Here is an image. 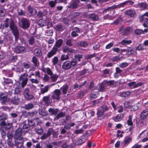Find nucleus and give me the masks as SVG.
I'll use <instances>...</instances> for the list:
<instances>
[{
    "label": "nucleus",
    "instance_id": "1",
    "mask_svg": "<svg viewBox=\"0 0 148 148\" xmlns=\"http://www.w3.org/2000/svg\"><path fill=\"white\" fill-rule=\"evenodd\" d=\"M77 64V60L73 58L71 61H67L64 62L62 64V68L64 70L69 69H71L72 66H75Z\"/></svg>",
    "mask_w": 148,
    "mask_h": 148
},
{
    "label": "nucleus",
    "instance_id": "2",
    "mask_svg": "<svg viewBox=\"0 0 148 148\" xmlns=\"http://www.w3.org/2000/svg\"><path fill=\"white\" fill-rule=\"evenodd\" d=\"M10 27L15 36V41H17L19 36L18 29L17 27L15 25L13 21L11 19L10 20Z\"/></svg>",
    "mask_w": 148,
    "mask_h": 148
},
{
    "label": "nucleus",
    "instance_id": "3",
    "mask_svg": "<svg viewBox=\"0 0 148 148\" xmlns=\"http://www.w3.org/2000/svg\"><path fill=\"white\" fill-rule=\"evenodd\" d=\"M18 24L20 27L25 29L28 28L30 26L29 21L25 18H23L19 20Z\"/></svg>",
    "mask_w": 148,
    "mask_h": 148
},
{
    "label": "nucleus",
    "instance_id": "4",
    "mask_svg": "<svg viewBox=\"0 0 148 148\" xmlns=\"http://www.w3.org/2000/svg\"><path fill=\"white\" fill-rule=\"evenodd\" d=\"M109 109V108L106 105H103L101 106L99 110L97 111V114L99 117H101L103 115L105 112L108 111Z\"/></svg>",
    "mask_w": 148,
    "mask_h": 148
},
{
    "label": "nucleus",
    "instance_id": "5",
    "mask_svg": "<svg viewBox=\"0 0 148 148\" xmlns=\"http://www.w3.org/2000/svg\"><path fill=\"white\" fill-rule=\"evenodd\" d=\"M27 76V74L25 73L21 74L19 77V80L22 81L21 84L22 88H23L27 84L28 81Z\"/></svg>",
    "mask_w": 148,
    "mask_h": 148
},
{
    "label": "nucleus",
    "instance_id": "6",
    "mask_svg": "<svg viewBox=\"0 0 148 148\" xmlns=\"http://www.w3.org/2000/svg\"><path fill=\"white\" fill-rule=\"evenodd\" d=\"M61 95L60 90L59 89L55 90L51 95V97L53 99L59 100L60 99V96Z\"/></svg>",
    "mask_w": 148,
    "mask_h": 148
},
{
    "label": "nucleus",
    "instance_id": "7",
    "mask_svg": "<svg viewBox=\"0 0 148 148\" xmlns=\"http://www.w3.org/2000/svg\"><path fill=\"white\" fill-rule=\"evenodd\" d=\"M144 27L146 28L144 30L142 29H138L136 30L135 33L137 34H145L147 33L148 31V26L147 24L144 23L143 24Z\"/></svg>",
    "mask_w": 148,
    "mask_h": 148
},
{
    "label": "nucleus",
    "instance_id": "8",
    "mask_svg": "<svg viewBox=\"0 0 148 148\" xmlns=\"http://www.w3.org/2000/svg\"><path fill=\"white\" fill-rule=\"evenodd\" d=\"M76 145V143L73 142L71 144L68 145L67 141L64 140L61 147L62 148H75Z\"/></svg>",
    "mask_w": 148,
    "mask_h": 148
},
{
    "label": "nucleus",
    "instance_id": "9",
    "mask_svg": "<svg viewBox=\"0 0 148 148\" xmlns=\"http://www.w3.org/2000/svg\"><path fill=\"white\" fill-rule=\"evenodd\" d=\"M28 88H25L24 92V96L25 98L27 100H31L34 98L33 96L29 94Z\"/></svg>",
    "mask_w": 148,
    "mask_h": 148
},
{
    "label": "nucleus",
    "instance_id": "10",
    "mask_svg": "<svg viewBox=\"0 0 148 148\" xmlns=\"http://www.w3.org/2000/svg\"><path fill=\"white\" fill-rule=\"evenodd\" d=\"M79 2L78 1H75L70 3L68 6L69 8L76 9L79 7Z\"/></svg>",
    "mask_w": 148,
    "mask_h": 148
},
{
    "label": "nucleus",
    "instance_id": "11",
    "mask_svg": "<svg viewBox=\"0 0 148 148\" xmlns=\"http://www.w3.org/2000/svg\"><path fill=\"white\" fill-rule=\"evenodd\" d=\"M134 3V2L132 0H128L117 5L118 8H120L123 7L125 5L127 4L128 5H132Z\"/></svg>",
    "mask_w": 148,
    "mask_h": 148
},
{
    "label": "nucleus",
    "instance_id": "12",
    "mask_svg": "<svg viewBox=\"0 0 148 148\" xmlns=\"http://www.w3.org/2000/svg\"><path fill=\"white\" fill-rule=\"evenodd\" d=\"M42 101L46 106H49L52 102V100L49 96H44L42 98Z\"/></svg>",
    "mask_w": 148,
    "mask_h": 148
},
{
    "label": "nucleus",
    "instance_id": "13",
    "mask_svg": "<svg viewBox=\"0 0 148 148\" xmlns=\"http://www.w3.org/2000/svg\"><path fill=\"white\" fill-rule=\"evenodd\" d=\"M26 49L25 47L22 46H18L16 47L14 52L16 53H21L25 52Z\"/></svg>",
    "mask_w": 148,
    "mask_h": 148
},
{
    "label": "nucleus",
    "instance_id": "14",
    "mask_svg": "<svg viewBox=\"0 0 148 148\" xmlns=\"http://www.w3.org/2000/svg\"><path fill=\"white\" fill-rule=\"evenodd\" d=\"M136 7H139L142 10L148 9V4L145 2H141L136 4Z\"/></svg>",
    "mask_w": 148,
    "mask_h": 148
},
{
    "label": "nucleus",
    "instance_id": "15",
    "mask_svg": "<svg viewBox=\"0 0 148 148\" xmlns=\"http://www.w3.org/2000/svg\"><path fill=\"white\" fill-rule=\"evenodd\" d=\"M14 138L15 140V144L14 145V146H17L18 147L19 145H23L24 140L23 138Z\"/></svg>",
    "mask_w": 148,
    "mask_h": 148
},
{
    "label": "nucleus",
    "instance_id": "16",
    "mask_svg": "<svg viewBox=\"0 0 148 148\" xmlns=\"http://www.w3.org/2000/svg\"><path fill=\"white\" fill-rule=\"evenodd\" d=\"M57 49L55 47H53L51 50L49 51L47 55V56L49 58H51L52 56L55 55L58 51Z\"/></svg>",
    "mask_w": 148,
    "mask_h": 148
},
{
    "label": "nucleus",
    "instance_id": "17",
    "mask_svg": "<svg viewBox=\"0 0 148 148\" xmlns=\"http://www.w3.org/2000/svg\"><path fill=\"white\" fill-rule=\"evenodd\" d=\"M0 124L1 126H5L7 129H10L12 126V123L8 121H7L6 123H5V121H1Z\"/></svg>",
    "mask_w": 148,
    "mask_h": 148
},
{
    "label": "nucleus",
    "instance_id": "18",
    "mask_svg": "<svg viewBox=\"0 0 148 148\" xmlns=\"http://www.w3.org/2000/svg\"><path fill=\"white\" fill-rule=\"evenodd\" d=\"M126 54L128 55H136L137 54V52L135 51V49L131 47L128 48L127 49Z\"/></svg>",
    "mask_w": 148,
    "mask_h": 148
},
{
    "label": "nucleus",
    "instance_id": "19",
    "mask_svg": "<svg viewBox=\"0 0 148 148\" xmlns=\"http://www.w3.org/2000/svg\"><path fill=\"white\" fill-rule=\"evenodd\" d=\"M22 130L21 128H19L16 131L14 136V138H22L21 136L22 134Z\"/></svg>",
    "mask_w": 148,
    "mask_h": 148
},
{
    "label": "nucleus",
    "instance_id": "20",
    "mask_svg": "<svg viewBox=\"0 0 148 148\" xmlns=\"http://www.w3.org/2000/svg\"><path fill=\"white\" fill-rule=\"evenodd\" d=\"M125 14L132 17H134L136 15L135 11L132 10H127L125 12Z\"/></svg>",
    "mask_w": 148,
    "mask_h": 148
},
{
    "label": "nucleus",
    "instance_id": "21",
    "mask_svg": "<svg viewBox=\"0 0 148 148\" xmlns=\"http://www.w3.org/2000/svg\"><path fill=\"white\" fill-rule=\"evenodd\" d=\"M63 41L62 39H60L58 40L56 42L55 45L53 47H55L58 50V48L60 47L62 44Z\"/></svg>",
    "mask_w": 148,
    "mask_h": 148
},
{
    "label": "nucleus",
    "instance_id": "22",
    "mask_svg": "<svg viewBox=\"0 0 148 148\" xmlns=\"http://www.w3.org/2000/svg\"><path fill=\"white\" fill-rule=\"evenodd\" d=\"M47 12L46 10L39 11L37 14V16L39 17H42L47 14Z\"/></svg>",
    "mask_w": 148,
    "mask_h": 148
},
{
    "label": "nucleus",
    "instance_id": "23",
    "mask_svg": "<svg viewBox=\"0 0 148 148\" xmlns=\"http://www.w3.org/2000/svg\"><path fill=\"white\" fill-rule=\"evenodd\" d=\"M38 112L39 114L42 116H46L48 114L47 111L44 108L39 109Z\"/></svg>",
    "mask_w": 148,
    "mask_h": 148
},
{
    "label": "nucleus",
    "instance_id": "24",
    "mask_svg": "<svg viewBox=\"0 0 148 148\" xmlns=\"http://www.w3.org/2000/svg\"><path fill=\"white\" fill-rule=\"evenodd\" d=\"M49 88V86L47 85L45 86L43 88H40V94L44 95L45 93L47 92Z\"/></svg>",
    "mask_w": 148,
    "mask_h": 148
},
{
    "label": "nucleus",
    "instance_id": "25",
    "mask_svg": "<svg viewBox=\"0 0 148 148\" xmlns=\"http://www.w3.org/2000/svg\"><path fill=\"white\" fill-rule=\"evenodd\" d=\"M80 13L78 12H75L71 14V19L72 20L73 22L75 23L76 18L79 16Z\"/></svg>",
    "mask_w": 148,
    "mask_h": 148
},
{
    "label": "nucleus",
    "instance_id": "26",
    "mask_svg": "<svg viewBox=\"0 0 148 148\" xmlns=\"http://www.w3.org/2000/svg\"><path fill=\"white\" fill-rule=\"evenodd\" d=\"M132 30V28L130 27H128L123 29L122 31V34L123 35H127L129 34Z\"/></svg>",
    "mask_w": 148,
    "mask_h": 148
},
{
    "label": "nucleus",
    "instance_id": "27",
    "mask_svg": "<svg viewBox=\"0 0 148 148\" xmlns=\"http://www.w3.org/2000/svg\"><path fill=\"white\" fill-rule=\"evenodd\" d=\"M62 51L64 53L68 52L73 53V50L72 48H69L67 46H65L64 47Z\"/></svg>",
    "mask_w": 148,
    "mask_h": 148
},
{
    "label": "nucleus",
    "instance_id": "28",
    "mask_svg": "<svg viewBox=\"0 0 148 148\" xmlns=\"http://www.w3.org/2000/svg\"><path fill=\"white\" fill-rule=\"evenodd\" d=\"M148 115V110H144L141 113L140 118L142 119H145Z\"/></svg>",
    "mask_w": 148,
    "mask_h": 148
},
{
    "label": "nucleus",
    "instance_id": "29",
    "mask_svg": "<svg viewBox=\"0 0 148 148\" xmlns=\"http://www.w3.org/2000/svg\"><path fill=\"white\" fill-rule=\"evenodd\" d=\"M32 62L33 63L34 66H38L39 65V62L37 58L35 56H34L32 58Z\"/></svg>",
    "mask_w": 148,
    "mask_h": 148
},
{
    "label": "nucleus",
    "instance_id": "30",
    "mask_svg": "<svg viewBox=\"0 0 148 148\" xmlns=\"http://www.w3.org/2000/svg\"><path fill=\"white\" fill-rule=\"evenodd\" d=\"M12 101L14 104H18L20 101V99L17 96H14L12 98Z\"/></svg>",
    "mask_w": 148,
    "mask_h": 148
},
{
    "label": "nucleus",
    "instance_id": "31",
    "mask_svg": "<svg viewBox=\"0 0 148 148\" xmlns=\"http://www.w3.org/2000/svg\"><path fill=\"white\" fill-rule=\"evenodd\" d=\"M59 111V109L58 108H56L54 109L51 108H50L48 110L49 112L51 113V115L56 114Z\"/></svg>",
    "mask_w": 148,
    "mask_h": 148
},
{
    "label": "nucleus",
    "instance_id": "32",
    "mask_svg": "<svg viewBox=\"0 0 148 148\" xmlns=\"http://www.w3.org/2000/svg\"><path fill=\"white\" fill-rule=\"evenodd\" d=\"M28 10L29 13L32 16H34L36 13V10L35 9L32 8L30 7H29Z\"/></svg>",
    "mask_w": 148,
    "mask_h": 148
},
{
    "label": "nucleus",
    "instance_id": "33",
    "mask_svg": "<svg viewBox=\"0 0 148 148\" xmlns=\"http://www.w3.org/2000/svg\"><path fill=\"white\" fill-rule=\"evenodd\" d=\"M0 99L3 102H5L7 101L8 98L7 95H5L4 93H1L0 95Z\"/></svg>",
    "mask_w": 148,
    "mask_h": 148
},
{
    "label": "nucleus",
    "instance_id": "34",
    "mask_svg": "<svg viewBox=\"0 0 148 148\" xmlns=\"http://www.w3.org/2000/svg\"><path fill=\"white\" fill-rule=\"evenodd\" d=\"M116 8H118L117 5H113L112 6L108 7L107 8L103 10V12L104 13L107 12V11H109L111 10H113Z\"/></svg>",
    "mask_w": 148,
    "mask_h": 148
},
{
    "label": "nucleus",
    "instance_id": "35",
    "mask_svg": "<svg viewBox=\"0 0 148 148\" xmlns=\"http://www.w3.org/2000/svg\"><path fill=\"white\" fill-rule=\"evenodd\" d=\"M34 53L37 57H40L42 55L41 50L38 48H36L34 49Z\"/></svg>",
    "mask_w": 148,
    "mask_h": 148
},
{
    "label": "nucleus",
    "instance_id": "36",
    "mask_svg": "<svg viewBox=\"0 0 148 148\" xmlns=\"http://www.w3.org/2000/svg\"><path fill=\"white\" fill-rule=\"evenodd\" d=\"M132 41L131 40L123 39L120 42V44L123 45H128L131 43Z\"/></svg>",
    "mask_w": 148,
    "mask_h": 148
},
{
    "label": "nucleus",
    "instance_id": "37",
    "mask_svg": "<svg viewBox=\"0 0 148 148\" xmlns=\"http://www.w3.org/2000/svg\"><path fill=\"white\" fill-rule=\"evenodd\" d=\"M38 23L39 25L41 27L45 26L47 25V24L45 20L42 19H39L38 21Z\"/></svg>",
    "mask_w": 148,
    "mask_h": 148
},
{
    "label": "nucleus",
    "instance_id": "38",
    "mask_svg": "<svg viewBox=\"0 0 148 148\" xmlns=\"http://www.w3.org/2000/svg\"><path fill=\"white\" fill-rule=\"evenodd\" d=\"M131 138L128 137H125L122 142V144L124 145H126L131 142Z\"/></svg>",
    "mask_w": 148,
    "mask_h": 148
},
{
    "label": "nucleus",
    "instance_id": "39",
    "mask_svg": "<svg viewBox=\"0 0 148 148\" xmlns=\"http://www.w3.org/2000/svg\"><path fill=\"white\" fill-rule=\"evenodd\" d=\"M137 124H140L141 127H143L146 124V121L145 119H142L141 118L140 119L138 123H136Z\"/></svg>",
    "mask_w": 148,
    "mask_h": 148
},
{
    "label": "nucleus",
    "instance_id": "40",
    "mask_svg": "<svg viewBox=\"0 0 148 148\" xmlns=\"http://www.w3.org/2000/svg\"><path fill=\"white\" fill-rule=\"evenodd\" d=\"M146 49V47L144 45V44H143L139 45L136 48V49L138 51L143 50L144 49Z\"/></svg>",
    "mask_w": 148,
    "mask_h": 148
},
{
    "label": "nucleus",
    "instance_id": "41",
    "mask_svg": "<svg viewBox=\"0 0 148 148\" xmlns=\"http://www.w3.org/2000/svg\"><path fill=\"white\" fill-rule=\"evenodd\" d=\"M122 59V58L120 57L119 56H116L113 57L111 58V60L113 62H118L121 61Z\"/></svg>",
    "mask_w": 148,
    "mask_h": 148
},
{
    "label": "nucleus",
    "instance_id": "42",
    "mask_svg": "<svg viewBox=\"0 0 148 148\" xmlns=\"http://www.w3.org/2000/svg\"><path fill=\"white\" fill-rule=\"evenodd\" d=\"M88 16L89 17L93 20L97 21L98 19V16L96 14L93 13H91Z\"/></svg>",
    "mask_w": 148,
    "mask_h": 148
},
{
    "label": "nucleus",
    "instance_id": "43",
    "mask_svg": "<svg viewBox=\"0 0 148 148\" xmlns=\"http://www.w3.org/2000/svg\"><path fill=\"white\" fill-rule=\"evenodd\" d=\"M34 107L33 104L32 103H29L25 106L24 108L26 110H29L32 108Z\"/></svg>",
    "mask_w": 148,
    "mask_h": 148
},
{
    "label": "nucleus",
    "instance_id": "44",
    "mask_svg": "<svg viewBox=\"0 0 148 148\" xmlns=\"http://www.w3.org/2000/svg\"><path fill=\"white\" fill-rule=\"evenodd\" d=\"M69 86L67 85H64L61 88L62 90L63 94H66L67 93V91L68 90Z\"/></svg>",
    "mask_w": 148,
    "mask_h": 148
},
{
    "label": "nucleus",
    "instance_id": "45",
    "mask_svg": "<svg viewBox=\"0 0 148 148\" xmlns=\"http://www.w3.org/2000/svg\"><path fill=\"white\" fill-rule=\"evenodd\" d=\"M65 115V114L64 113L61 112H60L56 115V117H55V119L57 120L59 119L62 118Z\"/></svg>",
    "mask_w": 148,
    "mask_h": 148
},
{
    "label": "nucleus",
    "instance_id": "46",
    "mask_svg": "<svg viewBox=\"0 0 148 148\" xmlns=\"http://www.w3.org/2000/svg\"><path fill=\"white\" fill-rule=\"evenodd\" d=\"M131 93L130 91L123 92L120 93V96L122 97H126L129 96Z\"/></svg>",
    "mask_w": 148,
    "mask_h": 148
},
{
    "label": "nucleus",
    "instance_id": "47",
    "mask_svg": "<svg viewBox=\"0 0 148 148\" xmlns=\"http://www.w3.org/2000/svg\"><path fill=\"white\" fill-rule=\"evenodd\" d=\"M123 117V116L121 114H119L117 116L113 118V120L116 122H119L121 120Z\"/></svg>",
    "mask_w": 148,
    "mask_h": 148
},
{
    "label": "nucleus",
    "instance_id": "48",
    "mask_svg": "<svg viewBox=\"0 0 148 148\" xmlns=\"http://www.w3.org/2000/svg\"><path fill=\"white\" fill-rule=\"evenodd\" d=\"M85 141V138L81 137L78 140V141L76 142V145H81L84 143Z\"/></svg>",
    "mask_w": 148,
    "mask_h": 148
},
{
    "label": "nucleus",
    "instance_id": "49",
    "mask_svg": "<svg viewBox=\"0 0 148 148\" xmlns=\"http://www.w3.org/2000/svg\"><path fill=\"white\" fill-rule=\"evenodd\" d=\"M29 44L30 45H32L35 42V39L34 37L33 36L30 37L28 40Z\"/></svg>",
    "mask_w": 148,
    "mask_h": 148
},
{
    "label": "nucleus",
    "instance_id": "50",
    "mask_svg": "<svg viewBox=\"0 0 148 148\" xmlns=\"http://www.w3.org/2000/svg\"><path fill=\"white\" fill-rule=\"evenodd\" d=\"M58 77V76L56 74H52L51 75V79L53 82H55L57 79Z\"/></svg>",
    "mask_w": 148,
    "mask_h": 148
},
{
    "label": "nucleus",
    "instance_id": "51",
    "mask_svg": "<svg viewBox=\"0 0 148 148\" xmlns=\"http://www.w3.org/2000/svg\"><path fill=\"white\" fill-rule=\"evenodd\" d=\"M8 118L7 115L5 114H3L0 116V121H5Z\"/></svg>",
    "mask_w": 148,
    "mask_h": 148
},
{
    "label": "nucleus",
    "instance_id": "52",
    "mask_svg": "<svg viewBox=\"0 0 148 148\" xmlns=\"http://www.w3.org/2000/svg\"><path fill=\"white\" fill-rule=\"evenodd\" d=\"M69 59V56L68 55H65V54L62 55L60 57V60L64 61L66 60Z\"/></svg>",
    "mask_w": 148,
    "mask_h": 148
},
{
    "label": "nucleus",
    "instance_id": "53",
    "mask_svg": "<svg viewBox=\"0 0 148 148\" xmlns=\"http://www.w3.org/2000/svg\"><path fill=\"white\" fill-rule=\"evenodd\" d=\"M35 131L39 134H41L43 133V130L41 127H38L35 129Z\"/></svg>",
    "mask_w": 148,
    "mask_h": 148
},
{
    "label": "nucleus",
    "instance_id": "54",
    "mask_svg": "<svg viewBox=\"0 0 148 148\" xmlns=\"http://www.w3.org/2000/svg\"><path fill=\"white\" fill-rule=\"evenodd\" d=\"M97 93L95 91H94L92 92L90 95V98L91 99H92L97 97Z\"/></svg>",
    "mask_w": 148,
    "mask_h": 148
},
{
    "label": "nucleus",
    "instance_id": "55",
    "mask_svg": "<svg viewBox=\"0 0 148 148\" xmlns=\"http://www.w3.org/2000/svg\"><path fill=\"white\" fill-rule=\"evenodd\" d=\"M63 26L61 25H57L54 27V29L58 31H61L63 30Z\"/></svg>",
    "mask_w": 148,
    "mask_h": 148
},
{
    "label": "nucleus",
    "instance_id": "56",
    "mask_svg": "<svg viewBox=\"0 0 148 148\" xmlns=\"http://www.w3.org/2000/svg\"><path fill=\"white\" fill-rule=\"evenodd\" d=\"M10 20L8 18H7L4 21V23L3 24L5 28H7L9 26V24L10 23Z\"/></svg>",
    "mask_w": 148,
    "mask_h": 148
},
{
    "label": "nucleus",
    "instance_id": "57",
    "mask_svg": "<svg viewBox=\"0 0 148 148\" xmlns=\"http://www.w3.org/2000/svg\"><path fill=\"white\" fill-rule=\"evenodd\" d=\"M132 116L130 115L129 117V119L127 121V124L128 125L132 126L133 125V123L132 121Z\"/></svg>",
    "mask_w": 148,
    "mask_h": 148
},
{
    "label": "nucleus",
    "instance_id": "58",
    "mask_svg": "<svg viewBox=\"0 0 148 148\" xmlns=\"http://www.w3.org/2000/svg\"><path fill=\"white\" fill-rule=\"evenodd\" d=\"M58 58L57 56H55L52 60V62L53 63V65L56 66L58 62Z\"/></svg>",
    "mask_w": 148,
    "mask_h": 148
},
{
    "label": "nucleus",
    "instance_id": "59",
    "mask_svg": "<svg viewBox=\"0 0 148 148\" xmlns=\"http://www.w3.org/2000/svg\"><path fill=\"white\" fill-rule=\"evenodd\" d=\"M106 85V84L104 83L101 84L99 86V90L102 91L104 90L105 88Z\"/></svg>",
    "mask_w": 148,
    "mask_h": 148
},
{
    "label": "nucleus",
    "instance_id": "60",
    "mask_svg": "<svg viewBox=\"0 0 148 148\" xmlns=\"http://www.w3.org/2000/svg\"><path fill=\"white\" fill-rule=\"evenodd\" d=\"M102 98V97H101L100 99H98L95 100H93L92 101V103L93 105H95V104H98L100 103L101 101V99Z\"/></svg>",
    "mask_w": 148,
    "mask_h": 148
},
{
    "label": "nucleus",
    "instance_id": "61",
    "mask_svg": "<svg viewBox=\"0 0 148 148\" xmlns=\"http://www.w3.org/2000/svg\"><path fill=\"white\" fill-rule=\"evenodd\" d=\"M38 113V112L37 111H33L31 112H29L28 113V115L32 116H34L36 115Z\"/></svg>",
    "mask_w": 148,
    "mask_h": 148
},
{
    "label": "nucleus",
    "instance_id": "62",
    "mask_svg": "<svg viewBox=\"0 0 148 148\" xmlns=\"http://www.w3.org/2000/svg\"><path fill=\"white\" fill-rule=\"evenodd\" d=\"M53 31L51 29L48 30L46 31L45 35L48 36H52L53 34Z\"/></svg>",
    "mask_w": 148,
    "mask_h": 148
},
{
    "label": "nucleus",
    "instance_id": "63",
    "mask_svg": "<svg viewBox=\"0 0 148 148\" xmlns=\"http://www.w3.org/2000/svg\"><path fill=\"white\" fill-rule=\"evenodd\" d=\"M56 3L57 1L56 0L51 1L49 2V5L51 7L53 8L55 6Z\"/></svg>",
    "mask_w": 148,
    "mask_h": 148
},
{
    "label": "nucleus",
    "instance_id": "64",
    "mask_svg": "<svg viewBox=\"0 0 148 148\" xmlns=\"http://www.w3.org/2000/svg\"><path fill=\"white\" fill-rule=\"evenodd\" d=\"M73 40L71 39H69L66 40V43L67 45L71 46L73 45L72 44Z\"/></svg>",
    "mask_w": 148,
    "mask_h": 148
}]
</instances>
